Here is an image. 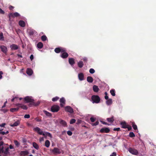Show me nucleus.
<instances>
[{"instance_id":"f8f14e48","label":"nucleus","mask_w":156,"mask_h":156,"mask_svg":"<svg viewBox=\"0 0 156 156\" xmlns=\"http://www.w3.org/2000/svg\"><path fill=\"white\" fill-rule=\"evenodd\" d=\"M66 100L64 98H61L60 100V105L61 107L64 106Z\"/></svg>"},{"instance_id":"c756f323","label":"nucleus","mask_w":156,"mask_h":156,"mask_svg":"<svg viewBox=\"0 0 156 156\" xmlns=\"http://www.w3.org/2000/svg\"><path fill=\"white\" fill-rule=\"evenodd\" d=\"M19 110V108H11L10 109V111L12 112H16L18 111Z\"/></svg>"},{"instance_id":"864d4df0","label":"nucleus","mask_w":156,"mask_h":156,"mask_svg":"<svg viewBox=\"0 0 156 156\" xmlns=\"http://www.w3.org/2000/svg\"><path fill=\"white\" fill-rule=\"evenodd\" d=\"M1 111L3 112L4 113H5L8 111V110L6 109H2Z\"/></svg>"},{"instance_id":"c85d7f7f","label":"nucleus","mask_w":156,"mask_h":156,"mask_svg":"<svg viewBox=\"0 0 156 156\" xmlns=\"http://www.w3.org/2000/svg\"><path fill=\"white\" fill-rule=\"evenodd\" d=\"M37 46L38 48L41 49L43 47V43L41 42H39L37 44Z\"/></svg>"},{"instance_id":"09e8293b","label":"nucleus","mask_w":156,"mask_h":156,"mask_svg":"<svg viewBox=\"0 0 156 156\" xmlns=\"http://www.w3.org/2000/svg\"><path fill=\"white\" fill-rule=\"evenodd\" d=\"M67 134L68 135L70 136L72 135L73 133L71 131L69 130L67 131Z\"/></svg>"},{"instance_id":"de8ad7c7","label":"nucleus","mask_w":156,"mask_h":156,"mask_svg":"<svg viewBox=\"0 0 156 156\" xmlns=\"http://www.w3.org/2000/svg\"><path fill=\"white\" fill-rule=\"evenodd\" d=\"M95 71L92 68L90 69L89 70V72L91 74H93L94 73Z\"/></svg>"},{"instance_id":"052dcab7","label":"nucleus","mask_w":156,"mask_h":156,"mask_svg":"<svg viewBox=\"0 0 156 156\" xmlns=\"http://www.w3.org/2000/svg\"><path fill=\"white\" fill-rule=\"evenodd\" d=\"M116 153L115 152H114L111 155H110V156H116Z\"/></svg>"},{"instance_id":"cd10ccee","label":"nucleus","mask_w":156,"mask_h":156,"mask_svg":"<svg viewBox=\"0 0 156 156\" xmlns=\"http://www.w3.org/2000/svg\"><path fill=\"white\" fill-rule=\"evenodd\" d=\"M78 66L80 68H82L83 66V62L82 61H80L77 63Z\"/></svg>"},{"instance_id":"6e6d98bb","label":"nucleus","mask_w":156,"mask_h":156,"mask_svg":"<svg viewBox=\"0 0 156 156\" xmlns=\"http://www.w3.org/2000/svg\"><path fill=\"white\" fill-rule=\"evenodd\" d=\"M127 128L128 129L129 131L131 130L132 129L131 126H129V125H128L127 127Z\"/></svg>"},{"instance_id":"f03ea898","label":"nucleus","mask_w":156,"mask_h":156,"mask_svg":"<svg viewBox=\"0 0 156 156\" xmlns=\"http://www.w3.org/2000/svg\"><path fill=\"white\" fill-rule=\"evenodd\" d=\"M24 100L26 103H30L28 105V106L29 107H31L32 106H37L40 104V102L39 101L35 103L34 102V99L29 96H27L25 97Z\"/></svg>"},{"instance_id":"69168bd1","label":"nucleus","mask_w":156,"mask_h":156,"mask_svg":"<svg viewBox=\"0 0 156 156\" xmlns=\"http://www.w3.org/2000/svg\"><path fill=\"white\" fill-rule=\"evenodd\" d=\"M101 122L103 124H104L105 125H109V124L108 123H107L105 122L102 121H101Z\"/></svg>"},{"instance_id":"6ab92c4d","label":"nucleus","mask_w":156,"mask_h":156,"mask_svg":"<svg viewBox=\"0 0 156 156\" xmlns=\"http://www.w3.org/2000/svg\"><path fill=\"white\" fill-rule=\"evenodd\" d=\"M27 73L29 76L31 75L33 73L32 70L30 68H28L27 70Z\"/></svg>"},{"instance_id":"a878e982","label":"nucleus","mask_w":156,"mask_h":156,"mask_svg":"<svg viewBox=\"0 0 156 156\" xmlns=\"http://www.w3.org/2000/svg\"><path fill=\"white\" fill-rule=\"evenodd\" d=\"M87 81L89 83H92L93 81V78L90 76H88L87 77Z\"/></svg>"},{"instance_id":"9b49d317","label":"nucleus","mask_w":156,"mask_h":156,"mask_svg":"<svg viewBox=\"0 0 156 156\" xmlns=\"http://www.w3.org/2000/svg\"><path fill=\"white\" fill-rule=\"evenodd\" d=\"M60 55V57L63 58H67L69 56L68 53L66 51H64Z\"/></svg>"},{"instance_id":"4be33fe9","label":"nucleus","mask_w":156,"mask_h":156,"mask_svg":"<svg viewBox=\"0 0 156 156\" xmlns=\"http://www.w3.org/2000/svg\"><path fill=\"white\" fill-rule=\"evenodd\" d=\"M78 78L80 80H83L84 75L83 73H81L78 74Z\"/></svg>"},{"instance_id":"0eeeda50","label":"nucleus","mask_w":156,"mask_h":156,"mask_svg":"<svg viewBox=\"0 0 156 156\" xmlns=\"http://www.w3.org/2000/svg\"><path fill=\"white\" fill-rule=\"evenodd\" d=\"M33 130L37 132V133L39 135H44V133H43V131H41V129L38 127H37L34 128Z\"/></svg>"},{"instance_id":"9d476101","label":"nucleus","mask_w":156,"mask_h":156,"mask_svg":"<svg viewBox=\"0 0 156 156\" xmlns=\"http://www.w3.org/2000/svg\"><path fill=\"white\" fill-rule=\"evenodd\" d=\"M110 130L108 128L105 127L101 128L100 130V132L101 133H108Z\"/></svg>"},{"instance_id":"e433bc0d","label":"nucleus","mask_w":156,"mask_h":156,"mask_svg":"<svg viewBox=\"0 0 156 156\" xmlns=\"http://www.w3.org/2000/svg\"><path fill=\"white\" fill-rule=\"evenodd\" d=\"M47 38L45 35H43L41 37V39L43 41H46Z\"/></svg>"},{"instance_id":"aec40b11","label":"nucleus","mask_w":156,"mask_h":156,"mask_svg":"<svg viewBox=\"0 0 156 156\" xmlns=\"http://www.w3.org/2000/svg\"><path fill=\"white\" fill-rule=\"evenodd\" d=\"M19 25L22 27H24L25 26V23L23 20H20L19 22Z\"/></svg>"},{"instance_id":"c9c22d12","label":"nucleus","mask_w":156,"mask_h":156,"mask_svg":"<svg viewBox=\"0 0 156 156\" xmlns=\"http://www.w3.org/2000/svg\"><path fill=\"white\" fill-rule=\"evenodd\" d=\"M132 125L133 129L136 130L137 129V126L135 124V122H132Z\"/></svg>"},{"instance_id":"3c124183","label":"nucleus","mask_w":156,"mask_h":156,"mask_svg":"<svg viewBox=\"0 0 156 156\" xmlns=\"http://www.w3.org/2000/svg\"><path fill=\"white\" fill-rule=\"evenodd\" d=\"M96 120V119L93 117H91L90 118V120L92 122H94Z\"/></svg>"},{"instance_id":"49530a36","label":"nucleus","mask_w":156,"mask_h":156,"mask_svg":"<svg viewBox=\"0 0 156 156\" xmlns=\"http://www.w3.org/2000/svg\"><path fill=\"white\" fill-rule=\"evenodd\" d=\"M105 99H106V100H108V93L106 92H105Z\"/></svg>"},{"instance_id":"338daca9","label":"nucleus","mask_w":156,"mask_h":156,"mask_svg":"<svg viewBox=\"0 0 156 156\" xmlns=\"http://www.w3.org/2000/svg\"><path fill=\"white\" fill-rule=\"evenodd\" d=\"M40 142H41L42 141H43L44 140V138L43 137H42L41 138H40L39 140Z\"/></svg>"},{"instance_id":"7ed1b4c3","label":"nucleus","mask_w":156,"mask_h":156,"mask_svg":"<svg viewBox=\"0 0 156 156\" xmlns=\"http://www.w3.org/2000/svg\"><path fill=\"white\" fill-rule=\"evenodd\" d=\"M91 99L93 103H98L101 100L100 98L97 95H92Z\"/></svg>"},{"instance_id":"6e6552de","label":"nucleus","mask_w":156,"mask_h":156,"mask_svg":"<svg viewBox=\"0 0 156 156\" xmlns=\"http://www.w3.org/2000/svg\"><path fill=\"white\" fill-rule=\"evenodd\" d=\"M20 16V14L17 12H15L13 13H10L9 14V17L10 18V17H17Z\"/></svg>"},{"instance_id":"f704fd0d","label":"nucleus","mask_w":156,"mask_h":156,"mask_svg":"<svg viewBox=\"0 0 156 156\" xmlns=\"http://www.w3.org/2000/svg\"><path fill=\"white\" fill-rule=\"evenodd\" d=\"M60 123L64 126H67V123L66 122L63 120H61L60 122Z\"/></svg>"},{"instance_id":"423d86ee","label":"nucleus","mask_w":156,"mask_h":156,"mask_svg":"<svg viewBox=\"0 0 156 156\" xmlns=\"http://www.w3.org/2000/svg\"><path fill=\"white\" fill-rule=\"evenodd\" d=\"M60 108L58 105H53L51 108V111L53 112H57L59 110Z\"/></svg>"},{"instance_id":"e2e57ef3","label":"nucleus","mask_w":156,"mask_h":156,"mask_svg":"<svg viewBox=\"0 0 156 156\" xmlns=\"http://www.w3.org/2000/svg\"><path fill=\"white\" fill-rule=\"evenodd\" d=\"M30 58L31 61H32L34 59V55H31L30 57Z\"/></svg>"},{"instance_id":"2f4dec72","label":"nucleus","mask_w":156,"mask_h":156,"mask_svg":"<svg viewBox=\"0 0 156 156\" xmlns=\"http://www.w3.org/2000/svg\"><path fill=\"white\" fill-rule=\"evenodd\" d=\"M33 145L34 147L37 150H38L39 147L38 144L35 142H33Z\"/></svg>"},{"instance_id":"412c9836","label":"nucleus","mask_w":156,"mask_h":156,"mask_svg":"<svg viewBox=\"0 0 156 156\" xmlns=\"http://www.w3.org/2000/svg\"><path fill=\"white\" fill-rule=\"evenodd\" d=\"M44 135H43L44 136L45 138H47V136H49L50 138H52V136L51 134L48 132H46L44 133Z\"/></svg>"},{"instance_id":"bb28decb","label":"nucleus","mask_w":156,"mask_h":156,"mask_svg":"<svg viewBox=\"0 0 156 156\" xmlns=\"http://www.w3.org/2000/svg\"><path fill=\"white\" fill-rule=\"evenodd\" d=\"M29 154V152L27 151H22L20 152V154L22 155L26 156Z\"/></svg>"},{"instance_id":"ea45409f","label":"nucleus","mask_w":156,"mask_h":156,"mask_svg":"<svg viewBox=\"0 0 156 156\" xmlns=\"http://www.w3.org/2000/svg\"><path fill=\"white\" fill-rule=\"evenodd\" d=\"M129 136L130 137H133L135 136V135L133 132H130L129 133Z\"/></svg>"},{"instance_id":"a18cd8bd","label":"nucleus","mask_w":156,"mask_h":156,"mask_svg":"<svg viewBox=\"0 0 156 156\" xmlns=\"http://www.w3.org/2000/svg\"><path fill=\"white\" fill-rule=\"evenodd\" d=\"M4 37L3 36V34L2 33L0 34V40H3Z\"/></svg>"},{"instance_id":"680f3d73","label":"nucleus","mask_w":156,"mask_h":156,"mask_svg":"<svg viewBox=\"0 0 156 156\" xmlns=\"http://www.w3.org/2000/svg\"><path fill=\"white\" fill-rule=\"evenodd\" d=\"M3 74V73L2 71H1L0 72V79H1L2 78V75Z\"/></svg>"},{"instance_id":"bf43d9fd","label":"nucleus","mask_w":156,"mask_h":156,"mask_svg":"<svg viewBox=\"0 0 156 156\" xmlns=\"http://www.w3.org/2000/svg\"><path fill=\"white\" fill-rule=\"evenodd\" d=\"M82 59L85 62H87V59L86 57H84Z\"/></svg>"},{"instance_id":"774afa93","label":"nucleus","mask_w":156,"mask_h":156,"mask_svg":"<svg viewBox=\"0 0 156 156\" xmlns=\"http://www.w3.org/2000/svg\"><path fill=\"white\" fill-rule=\"evenodd\" d=\"M13 8H14L13 6H11V5H10L9 7V9L11 10H12L13 9Z\"/></svg>"},{"instance_id":"5fc2aeb1","label":"nucleus","mask_w":156,"mask_h":156,"mask_svg":"<svg viewBox=\"0 0 156 156\" xmlns=\"http://www.w3.org/2000/svg\"><path fill=\"white\" fill-rule=\"evenodd\" d=\"M22 105V104H21L17 103L16 105V106H17V108H19L20 107L21 108Z\"/></svg>"},{"instance_id":"a19ab883","label":"nucleus","mask_w":156,"mask_h":156,"mask_svg":"<svg viewBox=\"0 0 156 156\" xmlns=\"http://www.w3.org/2000/svg\"><path fill=\"white\" fill-rule=\"evenodd\" d=\"M59 99V98L58 97H55L54 98H52V100L53 101H56L58 100Z\"/></svg>"},{"instance_id":"8fccbe9b","label":"nucleus","mask_w":156,"mask_h":156,"mask_svg":"<svg viewBox=\"0 0 156 156\" xmlns=\"http://www.w3.org/2000/svg\"><path fill=\"white\" fill-rule=\"evenodd\" d=\"M99 124V122L98 121H96L95 123H93L92 124V125L93 126H97Z\"/></svg>"},{"instance_id":"603ef678","label":"nucleus","mask_w":156,"mask_h":156,"mask_svg":"<svg viewBox=\"0 0 156 156\" xmlns=\"http://www.w3.org/2000/svg\"><path fill=\"white\" fill-rule=\"evenodd\" d=\"M30 115H29V114H26V115H25L24 116V118H27V119H28V118H30Z\"/></svg>"},{"instance_id":"0e129e2a","label":"nucleus","mask_w":156,"mask_h":156,"mask_svg":"<svg viewBox=\"0 0 156 156\" xmlns=\"http://www.w3.org/2000/svg\"><path fill=\"white\" fill-rule=\"evenodd\" d=\"M6 125L5 123H3L0 125V126L2 127H4V126Z\"/></svg>"},{"instance_id":"ddd939ff","label":"nucleus","mask_w":156,"mask_h":156,"mask_svg":"<svg viewBox=\"0 0 156 156\" xmlns=\"http://www.w3.org/2000/svg\"><path fill=\"white\" fill-rule=\"evenodd\" d=\"M20 123V121L19 120H17V121H16L13 124H10V126L12 127L17 126H18L19 125Z\"/></svg>"},{"instance_id":"a211bd4d","label":"nucleus","mask_w":156,"mask_h":156,"mask_svg":"<svg viewBox=\"0 0 156 156\" xmlns=\"http://www.w3.org/2000/svg\"><path fill=\"white\" fill-rule=\"evenodd\" d=\"M10 48L12 50H16L18 49V46L15 44H12L10 46Z\"/></svg>"},{"instance_id":"393cba45","label":"nucleus","mask_w":156,"mask_h":156,"mask_svg":"<svg viewBox=\"0 0 156 156\" xmlns=\"http://www.w3.org/2000/svg\"><path fill=\"white\" fill-rule=\"evenodd\" d=\"M106 119L108 122L110 123H112L114 121L113 116L110 118H107Z\"/></svg>"},{"instance_id":"473e14b6","label":"nucleus","mask_w":156,"mask_h":156,"mask_svg":"<svg viewBox=\"0 0 156 156\" xmlns=\"http://www.w3.org/2000/svg\"><path fill=\"white\" fill-rule=\"evenodd\" d=\"M50 145V141L48 140H47L45 143V146L47 147H49Z\"/></svg>"},{"instance_id":"39448f33","label":"nucleus","mask_w":156,"mask_h":156,"mask_svg":"<svg viewBox=\"0 0 156 156\" xmlns=\"http://www.w3.org/2000/svg\"><path fill=\"white\" fill-rule=\"evenodd\" d=\"M128 150L130 153L133 154L137 155L138 154V151L134 148L129 147L128 148Z\"/></svg>"},{"instance_id":"b1692460","label":"nucleus","mask_w":156,"mask_h":156,"mask_svg":"<svg viewBox=\"0 0 156 156\" xmlns=\"http://www.w3.org/2000/svg\"><path fill=\"white\" fill-rule=\"evenodd\" d=\"M93 90L94 92H97L99 91V89L96 85H94L93 87Z\"/></svg>"},{"instance_id":"13d9d810","label":"nucleus","mask_w":156,"mask_h":156,"mask_svg":"<svg viewBox=\"0 0 156 156\" xmlns=\"http://www.w3.org/2000/svg\"><path fill=\"white\" fill-rule=\"evenodd\" d=\"M0 13L3 14L5 13V12L0 8Z\"/></svg>"},{"instance_id":"c03bdc74","label":"nucleus","mask_w":156,"mask_h":156,"mask_svg":"<svg viewBox=\"0 0 156 156\" xmlns=\"http://www.w3.org/2000/svg\"><path fill=\"white\" fill-rule=\"evenodd\" d=\"M9 132L8 131H7L6 132L1 131L0 132V134L3 135H6L9 133Z\"/></svg>"},{"instance_id":"dca6fc26","label":"nucleus","mask_w":156,"mask_h":156,"mask_svg":"<svg viewBox=\"0 0 156 156\" xmlns=\"http://www.w3.org/2000/svg\"><path fill=\"white\" fill-rule=\"evenodd\" d=\"M69 63L71 65H73L75 63L74 59L73 58H70L69 59Z\"/></svg>"},{"instance_id":"f257e3e1","label":"nucleus","mask_w":156,"mask_h":156,"mask_svg":"<svg viewBox=\"0 0 156 156\" xmlns=\"http://www.w3.org/2000/svg\"><path fill=\"white\" fill-rule=\"evenodd\" d=\"M9 147L8 144H5L3 141L0 142V154L5 155L9 153Z\"/></svg>"},{"instance_id":"5701e85b","label":"nucleus","mask_w":156,"mask_h":156,"mask_svg":"<svg viewBox=\"0 0 156 156\" xmlns=\"http://www.w3.org/2000/svg\"><path fill=\"white\" fill-rule=\"evenodd\" d=\"M106 101V104L108 105H109L112 104V99H109L108 100Z\"/></svg>"},{"instance_id":"79ce46f5","label":"nucleus","mask_w":156,"mask_h":156,"mask_svg":"<svg viewBox=\"0 0 156 156\" xmlns=\"http://www.w3.org/2000/svg\"><path fill=\"white\" fill-rule=\"evenodd\" d=\"M21 108L25 110H27L28 108L25 105L22 104Z\"/></svg>"},{"instance_id":"7c9ffc66","label":"nucleus","mask_w":156,"mask_h":156,"mask_svg":"<svg viewBox=\"0 0 156 156\" xmlns=\"http://www.w3.org/2000/svg\"><path fill=\"white\" fill-rule=\"evenodd\" d=\"M35 32V31L34 30H31L29 31V34L30 36H33Z\"/></svg>"},{"instance_id":"f3484780","label":"nucleus","mask_w":156,"mask_h":156,"mask_svg":"<svg viewBox=\"0 0 156 156\" xmlns=\"http://www.w3.org/2000/svg\"><path fill=\"white\" fill-rule=\"evenodd\" d=\"M1 50L4 53H6L7 51V48L4 45H1L0 47Z\"/></svg>"},{"instance_id":"1a4fd4ad","label":"nucleus","mask_w":156,"mask_h":156,"mask_svg":"<svg viewBox=\"0 0 156 156\" xmlns=\"http://www.w3.org/2000/svg\"><path fill=\"white\" fill-rule=\"evenodd\" d=\"M65 110L66 111L72 113L73 112V109L70 106H67L65 107Z\"/></svg>"},{"instance_id":"4468645a","label":"nucleus","mask_w":156,"mask_h":156,"mask_svg":"<svg viewBox=\"0 0 156 156\" xmlns=\"http://www.w3.org/2000/svg\"><path fill=\"white\" fill-rule=\"evenodd\" d=\"M52 152L54 153L55 154H60L61 153V152L59 149L57 148H54L52 151Z\"/></svg>"},{"instance_id":"37998d69","label":"nucleus","mask_w":156,"mask_h":156,"mask_svg":"<svg viewBox=\"0 0 156 156\" xmlns=\"http://www.w3.org/2000/svg\"><path fill=\"white\" fill-rule=\"evenodd\" d=\"M76 120L74 119H72L70 121V124H72L75 122Z\"/></svg>"},{"instance_id":"58836bf2","label":"nucleus","mask_w":156,"mask_h":156,"mask_svg":"<svg viewBox=\"0 0 156 156\" xmlns=\"http://www.w3.org/2000/svg\"><path fill=\"white\" fill-rule=\"evenodd\" d=\"M44 113L47 116H51V113H49V112H47L46 111H44Z\"/></svg>"},{"instance_id":"4d7b16f0","label":"nucleus","mask_w":156,"mask_h":156,"mask_svg":"<svg viewBox=\"0 0 156 156\" xmlns=\"http://www.w3.org/2000/svg\"><path fill=\"white\" fill-rule=\"evenodd\" d=\"M113 130L114 131H119L120 130V128H114Z\"/></svg>"},{"instance_id":"72a5a7b5","label":"nucleus","mask_w":156,"mask_h":156,"mask_svg":"<svg viewBox=\"0 0 156 156\" xmlns=\"http://www.w3.org/2000/svg\"><path fill=\"white\" fill-rule=\"evenodd\" d=\"M110 93L112 96H115V90L114 89L111 90H110Z\"/></svg>"},{"instance_id":"20e7f679","label":"nucleus","mask_w":156,"mask_h":156,"mask_svg":"<svg viewBox=\"0 0 156 156\" xmlns=\"http://www.w3.org/2000/svg\"><path fill=\"white\" fill-rule=\"evenodd\" d=\"M66 50L65 48L61 47L56 48L54 50L55 52L57 53H59L60 52H62L64 51H66Z\"/></svg>"},{"instance_id":"2eb2a0df","label":"nucleus","mask_w":156,"mask_h":156,"mask_svg":"<svg viewBox=\"0 0 156 156\" xmlns=\"http://www.w3.org/2000/svg\"><path fill=\"white\" fill-rule=\"evenodd\" d=\"M120 125L122 126V128H127L128 124L125 122H121Z\"/></svg>"},{"instance_id":"4c0bfd02","label":"nucleus","mask_w":156,"mask_h":156,"mask_svg":"<svg viewBox=\"0 0 156 156\" xmlns=\"http://www.w3.org/2000/svg\"><path fill=\"white\" fill-rule=\"evenodd\" d=\"M14 143L16 146L18 147L20 145V143L16 140H14Z\"/></svg>"}]
</instances>
